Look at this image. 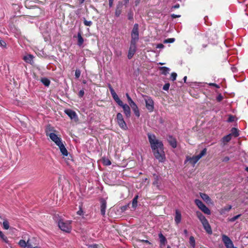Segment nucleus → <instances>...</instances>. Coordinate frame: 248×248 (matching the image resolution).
Wrapping results in <instances>:
<instances>
[{"instance_id": "1", "label": "nucleus", "mask_w": 248, "mask_h": 248, "mask_svg": "<svg viewBox=\"0 0 248 248\" xmlns=\"http://www.w3.org/2000/svg\"><path fill=\"white\" fill-rule=\"evenodd\" d=\"M147 136L153 154L156 159L163 162L165 159L164 145L162 141L156 139L155 134L148 133Z\"/></svg>"}, {"instance_id": "2", "label": "nucleus", "mask_w": 248, "mask_h": 248, "mask_svg": "<svg viewBox=\"0 0 248 248\" xmlns=\"http://www.w3.org/2000/svg\"><path fill=\"white\" fill-rule=\"evenodd\" d=\"M139 24L137 23H135L134 25L133 28L131 33V39L127 55V58L129 60L131 59L133 57L134 55L136 52V44L139 39Z\"/></svg>"}, {"instance_id": "3", "label": "nucleus", "mask_w": 248, "mask_h": 248, "mask_svg": "<svg viewBox=\"0 0 248 248\" xmlns=\"http://www.w3.org/2000/svg\"><path fill=\"white\" fill-rule=\"evenodd\" d=\"M71 222L72 221L60 219L58 222V226L62 231L69 232L72 229Z\"/></svg>"}, {"instance_id": "4", "label": "nucleus", "mask_w": 248, "mask_h": 248, "mask_svg": "<svg viewBox=\"0 0 248 248\" xmlns=\"http://www.w3.org/2000/svg\"><path fill=\"white\" fill-rule=\"evenodd\" d=\"M144 101L146 108L149 112H153L154 110V102L150 96L145 95Z\"/></svg>"}, {"instance_id": "5", "label": "nucleus", "mask_w": 248, "mask_h": 248, "mask_svg": "<svg viewBox=\"0 0 248 248\" xmlns=\"http://www.w3.org/2000/svg\"><path fill=\"white\" fill-rule=\"evenodd\" d=\"M195 203L196 205L205 214L207 215H210L211 211L202 202V201L199 199L195 200Z\"/></svg>"}, {"instance_id": "6", "label": "nucleus", "mask_w": 248, "mask_h": 248, "mask_svg": "<svg viewBox=\"0 0 248 248\" xmlns=\"http://www.w3.org/2000/svg\"><path fill=\"white\" fill-rule=\"evenodd\" d=\"M117 122L119 126L123 130H126L128 127L124 119L123 115L121 113H118L117 114Z\"/></svg>"}, {"instance_id": "7", "label": "nucleus", "mask_w": 248, "mask_h": 248, "mask_svg": "<svg viewBox=\"0 0 248 248\" xmlns=\"http://www.w3.org/2000/svg\"><path fill=\"white\" fill-rule=\"evenodd\" d=\"M222 240L227 248H234V245L232 241L226 235H222Z\"/></svg>"}, {"instance_id": "8", "label": "nucleus", "mask_w": 248, "mask_h": 248, "mask_svg": "<svg viewBox=\"0 0 248 248\" xmlns=\"http://www.w3.org/2000/svg\"><path fill=\"white\" fill-rule=\"evenodd\" d=\"M124 4L121 1H119L116 5L115 12V16L117 17L120 16V15L122 13L123 9Z\"/></svg>"}, {"instance_id": "9", "label": "nucleus", "mask_w": 248, "mask_h": 248, "mask_svg": "<svg viewBox=\"0 0 248 248\" xmlns=\"http://www.w3.org/2000/svg\"><path fill=\"white\" fill-rule=\"evenodd\" d=\"M64 112L66 113L71 119H77V115L75 111L70 109H66L64 110Z\"/></svg>"}, {"instance_id": "10", "label": "nucleus", "mask_w": 248, "mask_h": 248, "mask_svg": "<svg viewBox=\"0 0 248 248\" xmlns=\"http://www.w3.org/2000/svg\"><path fill=\"white\" fill-rule=\"evenodd\" d=\"M44 14V11L39 7H36L34 8L33 13L31 16L33 17H36L40 16L41 15Z\"/></svg>"}, {"instance_id": "11", "label": "nucleus", "mask_w": 248, "mask_h": 248, "mask_svg": "<svg viewBox=\"0 0 248 248\" xmlns=\"http://www.w3.org/2000/svg\"><path fill=\"white\" fill-rule=\"evenodd\" d=\"M120 106L123 108L125 116L127 118H129L131 116V111H130V108L129 107V106L128 105H127L126 104H124V103H123V105Z\"/></svg>"}, {"instance_id": "12", "label": "nucleus", "mask_w": 248, "mask_h": 248, "mask_svg": "<svg viewBox=\"0 0 248 248\" xmlns=\"http://www.w3.org/2000/svg\"><path fill=\"white\" fill-rule=\"evenodd\" d=\"M202 224L206 232L209 234H211L212 233V230L208 221L207 220H206L202 222Z\"/></svg>"}, {"instance_id": "13", "label": "nucleus", "mask_w": 248, "mask_h": 248, "mask_svg": "<svg viewBox=\"0 0 248 248\" xmlns=\"http://www.w3.org/2000/svg\"><path fill=\"white\" fill-rule=\"evenodd\" d=\"M154 180L153 182V185L155 186L157 189H160L161 182L159 177L157 175H154Z\"/></svg>"}, {"instance_id": "14", "label": "nucleus", "mask_w": 248, "mask_h": 248, "mask_svg": "<svg viewBox=\"0 0 248 248\" xmlns=\"http://www.w3.org/2000/svg\"><path fill=\"white\" fill-rule=\"evenodd\" d=\"M101 203V214L102 215L104 216L106 213V209L107 206V202L104 199H101L100 201Z\"/></svg>"}, {"instance_id": "15", "label": "nucleus", "mask_w": 248, "mask_h": 248, "mask_svg": "<svg viewBox=\"0 0 248 248\" xmlns=\"http://www.w3.org/2000/svg\"><path fill=\"white\" fill-rule=\"evenodd\" d=\"M168 141L170 146L173 148H175L177 147V141L175 138H173L171 136H170L168 137Z\"/></svg>"}, {"instance_id": "16", "label": "nucleus", "mask_w": 248, "mask_h": 248, "mask_svg": "<svg viewBox=\"0 0 248 248\" xmlns=\"http://www.w3.org/2000/svg\"><path fill=\"white\" fill-rule=\"evenodd\" d=\"M182 219V215L180 211L177 209L175 210L174 220L176 224L180 223Z\"/></svg>"}, {"instance_id": "17", "label": "nucleus", "mask_w": 248, "mask_h": 248, "mask_svg": "<svg viewBox=\"0 0 248 248\" xmlns=\"http://www.w3.org/2000/svg\"><path fill=\"white\" fill-rule=\"evenodd\" d=\"M186 160L189 161V163L193 165H194L199 160L196 155L193 156L192 157H186Z\"/></svg>"}, {"instance_id": "18", "label": "nucleus", "mask_w": 248, "mask_h": 248, "mask_svg": "<svg viewBox=\"0 0 248 248\" xmlns=\"http://www.w3.org/2000/svg\"><path fill=\"white\" fill-rule=\"evenodd\" d=\"M56 131V130L54 129V127L51 126L50 125H48L46 126L45 133L46 136L49 137L50 134H54L53 132Z\"/></svg>"}, {"instance_id": "19", "label": "nucleus", "mask_w": 248, "mask_h": 248, "mask_svg": "<svg viewBox=\"0 0 248 248\" xmlns=\"http://www.w3.org/2000/svg\"><path fill=\"white\" fill-rule=\"evenodd\" d=\"M135 115L136 116H137L138 118L140 117V113L139 111V109L137 106V105L136 104V103L134 105H132L130 106Z\"/></svg>"}, {"instance_id": "20", "label": "nucleus", "mask_w": 248, "mask_h": 248, "mask_svg": "<svg viewBox=\"0 0 248 248\" xmlns=\"http://www.w3.org/2000/svg\"><path fill=\"white\" fill-rule=\"evenodd\" d=\"M34 2L32 0H26L24 2L25 6L28 9L34 7L33 4Z\"/></svg>"}, {"instance_id": "21", "label": "nucleus", "mask_w": 248, "mask_h": 248, "mask_svg": "<svg viewBox=\"0 0 248 248\" xmlns=\"http://www.w3.org/2000/svg\"><path fill=\"white\" fill-rule=\"evenodd\" d=\"M158 237L159 238V241L160 243L161 246H164L167 242V239L166 237L163 235L162 233H160L158 234Z\"/></svg>"}, {"instance_id": "22", "label": "nucleus", "mask_w": 248, "mask_h": 248, "mask_svg": "<svg viewBox=\"0 0 248 248\" xmlns=\"http://www.w3.org/2000/svg\"><path fill=\"white\" fill-rule=\"evenodd\" d=\"M232 139L231 134H228L225 136H224L222 139L221 141L224 145L226 144L229 142Z\"/></svg>"}, {"instance_id": "23", "label": "nucleus", "mask_w": 248, "mask_h": 248, "mask_svg": "<svg viewBox=\"0 0 248 248\" xmlns=\"http://www.w3.org/2000/svg\"><path fill=\"white\" fill-rule=\"evenodd\" d=\"M196 215H197L198 218L201 221L202 223V222H203L207 220L206 218V217L202 215V214L199 211H197L196 212Z\"/></svg>"}, {"instance_id": "24", "label": "nucleus", "mask_w": 248, "mask_h": 248, "mask_svg": "<svg viewBox=\"0 0 248 248\" xmlns=\"http://www.w3.org/2000/svg\"><path fill=\"white\" fill-rule=\"evenodd\" d=\"M33 56L31 54H28L24 56L23 60L28 63H31L33 61Z\"/></svg>"}, {"instance_id": "25", "label": "nucleus", "mask_w": 248, "mask_h": 248, "mask_svg": "<svg viewBox=\"0 0 248 248\" xmlns=\"http://www.w3.org/2000/svg\"><path fill=\"white\" fill-rule=\"evenodd\" d=\"M231 132L230 134H231L232 137V136H233L234 137L236 138L239 136V130L235 127L232 128Z\"/></svg>"}, {"instance_id": "26", "label": "nucleus", "mask_w": 248, "mask_h": 248, "mask_svg": "<svg viewBox=\"0 0 248 248\" xmlns=\"http://www.w3.org/2000/svg\"><path fill=\"white\" fill-rule=\"evenodd\" d=\"M59 147L62 155L64 156H67L68 155V151L63 144H61V146Z\"/></svg>"}, {"instance_id": "27", "label": "nucleus", "mask_w": 248, "mask_h": 248, "mask_svg": "<svg viewBox=\"0 0 248 248\" xmlns=\"http://www.w3.org/2000/svg\"><path fill=\"white\" fill-rule=\"evenodd\" d=\"M41 81L46 87H48L50 83V81L46 78H42Z\"/></svg>"}, {"instance_id": "28", "label": "nucleus", "mask_w": 248, "mask_h": 248, "mask_svg": "<svg viewBox=\"0 0 248 248\" xmlns=\"http://www.w3.org/2000/svg\"><path fill=\"white\" fill-rule=\"evenodd\" d=\"M78 45L79 46H81L83 43L84 40H83V37L81 36L80 32H78Z\"/></svg>"}, {"instance_id": "29", "label": "nucleus", "mask_w": 248, "mask_h": 248, "mask_svg": "<svg viewBox=\"0 0 248 248\" xmlns=\"http://www.w3.org/2000/svg\"><path fill=\"white\" fill-rule=\"evenodd\" d=\"M159 70L161 71V74L164 75H167L170 71V69L167 67H160Z\"/></svg>"}, {"instance_id": "30", "label": "nucleus", "mask_w": 248, "mask_h": 248, "mask_svg": "<svg viewBox=\"0 0 248 248\" xmlns=\"http://www.w3.org/2000/svg\"><path fill=\"white\" fill-rule=\"evenodd\" d=\"M0 238L5 243L9 244V241L8 240L7 237L5 236L1 231H0Z\"/></svg>"}, {"instance_id": "31", "label": "nucleus", "mask_w": 248, "mask_h": 248, "mask_svg": "<svg viewBox=\"0 0 248 248\" xmlns=\"http://www.w3.org/2000/svg\"><path fill=\"white\" fill-rule=\"evenodd\" d=\"M139 198L138 195H136L133 199L132 200V205L134 208H135L137 206L138 199Z\"/></svg>"}, {"instance_id": "32", "label": "nucleus", "mask_w": 248, "mask_h": 248, "mask_svg": "<svg viewBox=\"0 0 248 248\" xmlns=\"http://www.w3.org/2000/svg\"><path fill=\"white\" fill-rule=\"evenodd\" d=\"M49 135V138L50 139L53 141L55 142L58 140H59L60 138L56 134H50Z\"/></svg>"}, {"instance_id": "33", "label": "nucleus", "mask_w": 248, "mask_h": 248, "mask_svg": "<svg viewBox=\"0 0 248 248\" xmlns=\"http://www.w3.org/2000/svg\"><path fill=\"white\" fill-rule=\"evenodd\" d=\"M206 153L207 149L205 148L201 151L199 155L196 156H197V158L199 159V160H200L202 156H203L206 154Z\"/></svg>"}, {"instance_id": "34", "label": "nucleus", "mask_w": 248, "mask_h": 248, "mask_svg": "<svg viewBox=\"0 0 248 248\" xmlns=\"http://www.w3.org/2000/svg\"><path fill=\"white\" fill-rule=\"evenodd\" d=\"M2 225H3V228L4 229L8 230L9 229V227H10L9 223V222L7 220V219H4L3 223H2Z\"/></svg>"}, {"instance_id": "35", "label": "nucleus", "mask_w": 248, "mask_h": 248, "mask_svg": "<svg viewBox=\"0 0 248 248\" xmlns=\"http://www.w3.org/2000/svg\"><path fill=\"white\" fill-rule=\"evenodd\" d=\"M18 245L22 248H26L27 246V242L24 240H20L18 242Z\"/></svg>"}, {"instance_id": "36", "label": "nucleus", "mask_w": 248, "mask_h": 248, "mask_svg": "<svg viewBox=\"0 0 248 248\" xmlns=\"http://www.w3.org/2000/svg\"><path fill=\"white\" fill-rule=\"evenodd\" d=\"M201 197L205 201H208L210 200L209 197L205 193H200Z\"/></svg>"}, {"instance_id": "37", "label": "nucleus", "mask_w": 248, "mask_h": 248, "mask_svg": "<svg viewBox=\"0 0 248 248\" xmlns=\"http://www.w3.org/2000/svg\"><path fill=\"white\" fill-rule=\"evenodd\" d=\"M113 98L119 106H122L123 105V101L119 98L118 95H117V96H115L114 97V98Z\"/></svg>"}, {"instance_id": "38", "label": "nucleus", "mask_w": 248, "mask_h": 248, "mask_svg": "<svg viewBox=\"0 0 248 248\" xmlns=\"http://www.w3.org/2000/svg\"><path fill=\"white\" fill-rule=\"evenodd\" d=\"M126 96L127 97V100L128 101V103H129L130 106H131V105L135 104V103L132 100V99H131V98L130 97V96H129L128 93H126Z\"/></svg>"}, {"instance_id": "39", "label": "nucleus", "mask_w": 248, "mask_h": 248, "mask_svg": "<svg viewBox=\"0 0 248 248\" xmlns=\"http://www.w3.org/2000/svg\"><path fill=\"white\" fill-rule=\"evenodd\" d=\"M175 39L174 38H168V39L164 40L163 41V43L164 44L172 43H173L175 41Z\"/></svg>"}, {"instance_id": "40", "label": "nucleus", "mask_w": 248, "mask_h": 248, "mask_svg": "<svg viewBox=\"0 0 248 248\" xmlns=\"http://www.w3.org/2000/svg\"><path fill=\"white\" fill-rule=\"evenodd\" d=\"M189 243L190 245L192 247H194L195 246V238L193 236H191L189 237Z\"/></svg>"}, {"instance_id": "41", "label": "nucleus", "mask_w": 248, "mask_h": 248, "mask_svg": "<svg viewBox=\"0 0 248 248\" xmlns=\"http://www.w3.org/2000/svg\"><path fill=\"white\" fill-rule=\"evenodd\" d=\"M83 23L85 26H91L92 25V22L91 21H87L85 18L83 19Z\"/></svg>"}, {"instance_id": "42", "label": "nucleus", "mask_w": 248, "mask_h": 248, "mask_svg": "<svg viewBox=\"0 0 248 248\" xmlns=\"http://www.w3.org/2000/svg\"><path fill=\"white\" fill-rule=\"evenodd\" d=\"M241 216V215H238L237 216H235L231 218H229L228 220L230 222H234L236 219H237L240 217Z\"/></svg>"}, {"instance_id": "43", "label": "nucleus", "mask_w": 248, "mask_h": 248, "mask_svg": "<svg viewBox=\"0 0 248 248\" xmlns=\"http://www.w3.org/2000/svg\"><path fill=\"white\" fill-rule=\"evenodd\" d=\"M80 74H81V71L79 69H77L75 71V77H76V78H78L80 76Z\"/></svg>"}, {"instance_id": "44", "label": "nucleus", "mask_w": 248, "mask_h": 248, "mask_svg": "<svg viewBox=\"0 0 248 248\" xmlns=\"http://www.w3.org/2000/svg\"><path fill=\"white\" fill-rule=\"evenodd\" d=\"M103 163L105 165L109 166L111 164V161L108 159H103Z\"/></svg>"}, {"instance_id": "45", "label": "nucleus", "mask_w": 248, "mask_h": 248, "mask_svg": "<svg viewBox=\"0 0 248 248\" xmlns=\"http://www.w3.org/2000/svg\"><path fill=\"white\" fill-rule=\"evenodd\" d=\"M177 74L176 73H174V72H173L171 74V75H170V79L172 80V81H174L176 79V77H177Z\"/></svg>"}, {"instance_id": "46", "label": "nucleus", "mask_w": 248, "mask_h": 248, "mask_svg": "<svg viewBox=\"0 0 248 248\" xmlns=\"http://www.w3.org/2000/svg\"><path fill=\"white\" fill-rule=\"evenodd\" d=\"M223 99V97L221 93H219L218 95V96L217 97V98H216L217 101L218 102H221Z\"/></svg>"}, {"instance_id": "47", "label": "nucleus", "mask_w": 248, "mask_h": 248, "mask_svg": "<svg viewBox=\"0 0 248 248\" xmlns=\"http://www.w3.org/2000/svg\"><path fill=\"white\" fill-rule=\"evenodd\" d=\"M128 19L130 20H133V13L131 12H129L127 15Z\"/></svg>"}, {"instance_id": "48", "label": "nucleus", "mask_w": 248, "mask_h": 248, "mask_svg": "<svg viewBox=\"0 0 248 248\" xmlns=\"http://www.w3.org/2000/svg\"><path fill=\"white\" fill-rule=\"evenodd\" d=\"M170 86V84L169 83H166L163 87V89L165 91H168Z\"/></svg>"}, {"instance_id": "49", "label": "nucleus", "mask_w": 248, "mask_h": 248, "mask_svg": "<svg viewBox=\"0 0 248 248\" xmlns=\"http://www.w3.org/2000/svg\"><path fill=\"white\" fill-rule=\"evenodd\" d=\"M84 95V91L83 89L82 90H81L78 93V96L79 98H82Z\"/></svg>"}, {"instance_id": "50", "label": "nucleus", "mask_w": 248, "mask_h": 248, "mask_svg": "<svg viewBox=\"0 0 248 248\" xmlns=\"http://www.w3.org/2000/svg\"><path fill=\"white\" fill-rule=\"evenodd\" d=\"M54 142L58 147H60L61 146V144H63L62 142L61 138H60L59 140H58Z\"/></svg>"}, {"instance_id": "51", "label": "nucleus", "mask_w": 248, "mask_h": 248, "mask_svg": "<svg viewBox=\"0 0 248 248\" xmlns=\"http://www.w3.org/2000/svg\"><path fill=\"white\" fill-rule=\"evenodd\" d=\"M110 92L112 98H114V97L117 96V94H116L114 89H111Z\"/></svg>"}, {"instance_id": "52", "label": "nucleus", "mask_w": 248, "mask_h": 248, "mask_svg": "<svg viewBox=\"0 0 248 248\" xmlns=\"http://www.w3.org/2000/svg\"><path fill=\"white\" fill-rule=\"evenodd\" d=\"M110 92L112 98H114V97L117 96V94H116L114 89H111Z\"/></svg>"}, {"instance_id": "53", "label": "nucleus", "mask_w": 248, "mask_h": 248, "mask_svg": "<svg viewBox=\"0 0 248 248\" xmlns=\"http://www.w3.org/2000/svg\"><path fill=\"white\" fill-rule=\"evenodd\" d=\"M234 121V117L232 115H230L227 120L228 122H232Z\"/></svg>"}, {"instance_id": "54", "label": "nucleus", "mask_w": 248, "mask_h": 248, "mask_svg": "<svg viewBox=\"0 0 248 248\" xmlns=\"http://www.w3.org/2000/svg\"><path fill=\"white\" fill-rule=\"evenodd\" d=\"M89 248H100V246L97 244H93L90 245Z\"/></svg>"}, {"instance_id": "55", "label": "nucleus", "mask_w": 248, "mask_h": 248, "mask_svg": "<svg viewBox=\"0 0 248 248\" xmlns=\"http://www.w3.org/2000/svg\"><path fill=\"white\" fill-rule=\"evenodd\" d=\"M209 85L210 86H213V87H216L217 88H220L219 85H218V84H217L216 83H209Z\"/></svg>"}, {"instance_id": "56", "label": "nucleus", "mask_w": 248, "mask_h": 248, "mask_svg": "<svg viewBox=\"0 0 248 248\" xmlns=\"http://www.w3.org/2000/svg\"><path fill=\"white\" fill-rule=\"evenodd\" d=\"M139 241L140 242L146 243V244H149V245H151V243L150 242H149L147 240H139Z\"/></svg>"}, {"instance_id": "57", "label": "nucleus", "mask_w": 248, "mask_h": 248, "mask_svg": "<svg viewBox=\"0 0 248 248\" xmlns=\"http://www.w3.org/2000/svg\"><path fill=\"white\" fill-rule=\"evenodd\" d=\"M170 16L173 19L181 17L180 15H175L174 14H171Z\"/></svg>"}, {"instance_id": "58", "label": "nucleus", "mask_w": 248, "mask_h": 248, "mask_svg": "<svg viewBox=\"0 0 248 248\" xmlns=\"http://www.w3.org/2000/svg\"><path fill=\"white\" fill-rule=\"evenodd\" d=\"M232 208V206L230 205L228 207H225L224 209H222L221 213H223V210H225L227 211H229Z\"/></svg>"}, {"instance_id": "59", "label": "nucleus", "mask_w": 248, "mask_h": 248, "mask_svg": "<svg viewBox=\"0 0 248 248\" xmlns=\"http://www.w3.org/2000/svg\"><path fill=\"white\" fill-rule=\"evenodd\" d=\"M114 53L117 57H120L122 55V52L121 51H115Z\"/></svg>"}, {"instance_id": "60", "label": "nucleus", "mask_w": 248, "mask_h": 248, "mask_svg": "<svg viewBox=\"0 0 248 248\" xmlns=\"http://www.w3.org/2000/svg\"><path fill=\"white\" fill-rule=\"evenodd\" d=\"M113 0H108V5L110 8L112 7L113 5Z\"/></svg>"}, {"instance_id": "61", "label": "nucleus", "mask_w": 248, "mask_h": 248, "mask_svg": "<svg viewBox=\"0 0 248 248\" xmlns=\"http://www.w3.org/2000/svg\"><path fill=\"white\" fill-rule=\"evenodd\" d=\"M77 214L78 215H82L83 214V211L81 207H80L79 210L77 212Z\"/></svg>"}, {"instance_id": "62", "label": "nucleus", "mask_w": 248, "mask_h": 248, "mask_svg": "<svg viewBox=\"0 0 248 248\" xmlns=\"http://www.w3.org/2000/svg\"><path fill=\"white\" fill-rule=\"evenodd\" d=\"M180 7V4H176L175 5H174V6H172L171 9H177V8H179Z\"/></svg>"}, {"instance_id": "63", "label": "nucleus", "mask_w": 248, "mask_h": 248, "mask_svg": "<svg viewBox=\"0 0 248 248\" xmlns=\"http://www.w3.org/2000/svg\"><path fill=\"white\" fill-rule=\"evenodd\" d=\"M26 247H27V248H34L32 247L31 244V243H30L29 240L27 241V246Z\"/></svg>"}, {"instance_id": "64", "label": "nucleus", "mask_w": 248, "mask_h": 248, "mask_svg": "<svg viewBox=\"0 0 248 248\" xmlns=\"http://www.w3.org/2000/svg\"><path fill=\"white\" fill-rule=\"evenodd\" d=\"M164 46L162 44H158L157 45L156 47L158 48H162L164 47Z\"/></svg>"}]
</instances>
